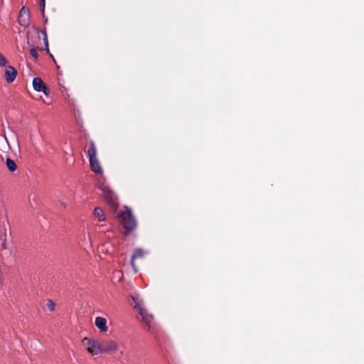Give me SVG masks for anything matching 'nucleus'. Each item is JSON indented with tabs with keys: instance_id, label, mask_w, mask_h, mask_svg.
I'll return each mask as SVG.
<instances>
[{
	"instance_id": "obj_6",
	"label": "nucleus",
	"mask_w": 364,
	"mask_h": 364,
	"mask_svg": "<svg viewBox=\"0 0 364 364\" xmlns=\"http://www.w3.org/2000/svg\"><path fill=\"white\" fill-rule=\"evenodd\" d=\"M101 343L102 353H113L119 350L117 342L112 339H105Z\"/></svg>"
},
{
	"instance_id": "obj_17",
	"label": "nucleus",
	"mask_w": 364,
	"mask_h": 364,
	"mask_svg": "<svg viewBox=\"0 0 364 364\" xmlns=\"http://www.w3.org/2000/svg\"><path fill=\"white\" fill-rule=\"evenodd\" d=\"M8 60H6V58L1 53H0V66H6Z\"/></svg>"
},
{
	"instance_id": "obj_12",
	"label": "nucleus",
	"mask_w": 364,
	"mask_h": 364,
	"mask_svg": "<svg viewBox=\"0 0 364 364\" xmlns=\"http://www.w3.org/2000/svg\"><path fill=\"white\" fill-rule=\"evenodd\" d=\"M145 255V252L140 248L136 249L133 253V255L131 259V264L134 269V271L136 273L138 272V269L135 264V260L136 259L143 258Z\"/></svg>"
},
{
	"instance_id": "obj_2",
	"label": "nucleus",
	"mask_w": 364,
	"mask_h": 364,
	"mask_svg": "<svg viewBox=\"0 0 364 364\" xmlns=\"http://www.w3.org/2000/svg\"><path fill=\"white\" fill-rule=\"evenodd\" d=\"M119 218L126 232L133 230L136 226V219L132 215L131 209L127 207H126L125 210L119 215Z\"/></svg>"
},
{
	"instance_id": "obj_11",
	"label": "nucleus",
	"mask_w": 364,
	"mask_h": 364,
	"mask_svg": "<svg viewBox=\"0 0 364 364\" xmlns=\"http://www.w3.org/2000/svg\"><path fill=\"white\" fill-rule=\"evenodd\" d=\"M55 302L48 298L42 301V309L46 314L53 312L55 309Z\"/></svg>"
},
{
	"instance_id": "obj_13",
	"label": "nucleus",
	"mask_w": 364,
	"mask_h": 364,
	"mask_svg": "<svg viewBox=\"0 0 364 364\" xmlns=\"http://www.w3.org/2000/svg\"><path fill=\"white\" fill-rule=\"evenodd\" d=\"M32 34L31 31L27 32V44L31 47L30 49V53L31 55L36 59L38 58V54L36 51V49L34 48L35 43L31 40V35Z\"/></svg>"
},
{
	"instance_id": "obj_14",
	"label": "nucleus",
	"mask_w": 364,
	"mask_h": 364,
	"mask_svg": "<svg viewBox=\"0 0 364 364\" xmlns=\"http://www.w3.org/2000/svg\"><path fill=\"white\" fill-rule=\"evenodd\" d=\"M93 215L94 218L100 222H102L106 220V216L104 213V210L100 207H97L95 208Z\"/></svg>"
},
{
	"instance_id": "obj_10",
	"label": "nucleus",
	"mask_w": 364,
	"mask_h": 364,
	"mask_svg": "<svg viewBox=\"0 0 364 364\" xmlns=\"http://www.w3.org/2000/svg\"><path fill=\"white\" fill-rule=\"evenodd\" d=\"M107 321L105 318L97 316L95 320V325L102 333H106L108 331V326L107 325Z\"/></svg>"
},
{
	"instance_id": "obj_1",
	"label": "nucleus",
	"mask_w": 364,
	"mask_h": 364,
	"mask_svg": "<svg viewBox=\"0 0 364 364\" xmlns=\"http://www.w3.org/2000/svg\"><path fill=\"white\" fill-rule=\"evenodd\" d=\"M132 300L134 303L133 308L140 315V321L144 325V329L150 331L154 321V316L148 311L140 297H132Z\"/></svg>"
},
{
	"instance_id": "obj_18",
	"label": "nucleus",
	"mask_w": 364,
	"mask_h": 364,
	"mask_svg": "<svg viewBox=\"0 0 364 364\" xmlns=\"http://www.w3.org/2000/svg\"><path fill=\"white\" fill-rule=\"evenodd\" d=\"M41 8L42 12L43 13L45 9V0H41Z\"/></svg>"
},
{
	"instance_id": "obj_8",
	"label": "nucleus",
	"mask_w": 364,
	"mask_h": 364,
	"mask_svg": "<svg viewBox=\"0 0 364 364\" xmlns=\"http://www.w3.org/2000/svg\"><path fill=\"white\" fill-rule=\"evenodd\" d=\"M33 87L37 92H42L47 96L49 95V89L41 77H36L33 78Z\"/></svg>"
},
{
	"instance_id": "obj_7",
	"label": "nucleus",
	"mask_w": 364,
	"mask_h": 364,
	"mask_svg": "<svg viewBox=\"0 0 364 364\" xmlns=\"http://www.w3.org/2000/svg\"><path fill=\"white\" fill-rule=\"evenodd\" d=\"M18 23L24 27H27L30 24V13L26 6H23L19 12Z\"/></svg>"
},
{
	"instance_id": "obj_5",
	"label": "nucleus",
	"mask_w": 364,
	"mask_h": 364,
	"mask_svg": "<svg viewBox=\"0 0 364 364\" xmlns=\"http://www.w3.org/2000/svg\"><path fill=\"white\" fill-rule=\"evenodd\" d=\"M100 188L102 192V196L109 208H112L114 211L117 210L118 208L117 196L107 186L102 185Z\"/></svg>"
},
{
	"instance_id": "obj_3",
	"label": "nucleus",
	"mask_w": 364,
	"mask_h": 364,
	"mask_svg": "<svg viewBox=\"0 0 364 364\" xmlns=\"http://www.w3.org/2000/svg\"><path fill=\"white\" fill-rule=\"evenodd\" d=\"M87 155L89 157L90 166L91 170L95 173L102 174L103 170L97 157V149L95 144L93 141L90 144V147L87 150Z\"/></svg>"
},
{
	"instance_id": "obj_15",
	"label": "nucleus",
	"mask_w": 364,
	"mask_h": 364,
	"mask_svg": "<svg viewBox=\"0 0 364 364\" xmlns=\"http://www.w3.org/2000/svg\"><path fill=\"white\" fill-rule=\"evenodd\" d=\"M35 33L37 35V38L38 40H41L40 33L43 35V43L45 44V46L46 48V50H48V41L47 38V34L46 31H40L39 29H35Z\"/></svg>"
},
{
	"instance_id": "obj_16",
	"label": "nucleus",
	"mask_w": 364,
	"mask_h": 364,
	"mask_svg": "<svg viewBox=\"0 0 364 364\" xmlns=\"http://www.w3.org/2000/svg\"><path fill=\"white\" fill-rule=\"evenodd\" d=\"M6 165L7 168L11 171L14 172L16 170L17 166L14 160L10 158H7L6 160Z\"/></svg>"
},
{
	"instance_id": "obj_9",
	"label": "nucleus",
	"mask_w": 364,
	"mask_h": 364,
	"mask_svg": "<svg viewBox=\"0 0 364 364\" xmlns=\"http://www.w3.org/2000/svg\"><path fill=\"white\" fill-rule=\"evenodd\" d=\"M17 70L15 68L11 65L6 67L5 70V78L8 83H11L14 81L17 76Z\"/></svg>"
},
{
	"instance_id": "obj_4",
	"label": "nucleus",
	"mask_w": 364,
	"mask_h": 364,
	"mask_svg": "<svg viewBox=\"0 0 364 364\" xmlns=\"http://www.w3.org/2000/svg\"><path fill=\"white\" fill-rule=\"evenodd\" d=\"M82 344L87 352L92 355H97L102 353L101 341L95 338L85 337L82 340Z\"/></svg>"
}]
</instances>
